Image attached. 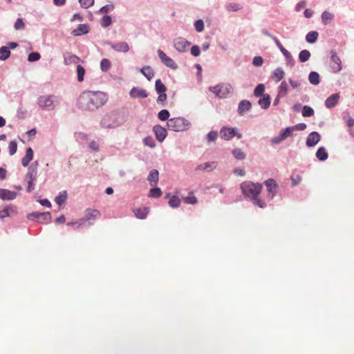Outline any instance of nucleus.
Returning <instances> with one entry per match:
<instances>
[{
	"label": "nucleus",
	"instance_id": "nucleus-60",
	"mask_svg": "<svg viewBox=\"0 0 354 354\" xmlns=\"http://www.w3.org/2000/svg\"><path fill=\"white\" fill-rule=\"evenodd\" d=\"M284 136L280 133L277 136L274 137L271 139V142L274 145H277L280 143L281 141L284 140Z\"/></svg>",
	"mask_w": 354,
	"mask_h": 354
},
{
	"label": "nucleus",
	"instance_id": "nucleus-5",
	"mask_svg": "<svg viewBox=\"0 0 354 354\" xmlns=\"http://www.w3.org/2000/svg\"><path fill=\"white\" fill-rule=\"evenodd\" d=\"M124 122V119L118 113H111L103 117L100 124L104 129H115L122 125Z\"/></svg>",
	"mask_w": 354,
	"mask_h": 354
},
{
	"label": "nucleus",
	"instance_id": "nucleus-26",
	"mask_svg": "<svg viewBox=\"0 0 354 354\" xmlns=\"http://www.w3.org/2000/svg\"><path fill=\"white\" fill-rule=\"evenodd\" d=\"M15 212V209L11 205H6L2 209L0 210V218H4L6 217L10 216Z\"/></svg>",
	"mask_w": 354,
	"mask_h": 354
},
{
	"label": "nucleus",
	"instance_id": "nucleus-52",
	"mask_svg": "<svg viewBox=\"0 0 354 354\" xmlns=\"http://www.w3.org/2000/svg\"><path fill=\"white\" fill-rule=\"evenodd\" d=\"M169 112L167 110L162 109L158 113V118L160 120L165 121L167 120H169Z\"/></svg>",
	"mask_w": 354,
	"mask_h": 354
},
{
	"label": "nucleus",
	"instance_id": "nucleus-17",
	"mask_svg": "<svg viewBox=\"0 0 354 354\" xmlns=\"http://www.w3.org/2000/svg\"><path fill=\"white\" fill-rule=\"evenodd\" d=\"M321 139V136L318 132L313 131L309 133L306 139V145L308 147H312L315 146Z\"/></svg>",
	"mask_w": 354,
	"mask_h": 354
},
{
	"label": "nucleus",
	"instance_id": "nucleus-39",
	"mask_svg": "<svg viewBox=\"0 0 354 354\" xmlns=\"http://www.w3.org/2000/svg\"><path fill=\"white\" fill-rule=\"evenodd\" d=\"M84 74H85L84 68L82 65L77 64V78L78 82H82L84 81Z\"/></svg>",
	"mask_w": 354,
	"mask_h": 354
},
{
	"label": "nucleus",
	"instance_id": "nucleus-12",
	"mask_svg": "<svg viewBox=\"0 0 354 354\" xmlns=\"http://www.w3.org/2000/svg\"><path fill=\"white\" fill-rule=\"evenodd\" d=\"M330 67L334 73H338L342 69L341 59L334 51L330 52Z\"/></svg>",
	"mask_w": 354,
	"mask_h": 354
},
{
	"label": "nucleus",
	"instance_id": "nucleus-49",
	"mask_svg": "<svg viewBox=\"0 0 354 354\" xmlns=\"http://www.w3.org/2000/svg\"><path fill=\"white\" fill-rule=\"evenodd\" d=\"M112 24V20L110 16L104 15L100 21V24L103 28H107Z\"/></svg>",
	"mask_w": 354,
	"mask_h": 354
},
{
	"label": "nucleus",
	"instance_id": "nucleus-55",
	"mask_svg": "<svg viewBox=\"0 0 354 354\" xmlns=\"http://www.w3.org/2000/svg\"><path fill=\"white\" fill-rule=\"evenodd\" d=\"M17 149V144L15 141H11L8 145V150L10 155H14Z\"/></svg>",
	"mask_w": 354,
	"mask_h": 354
},
{
	"label": "nucleus",
	"instance_id": "nucleus-19",
	"mask_svg": "<svg viewBox=\"0 0 354 354\" xmlns=\"http://www.w3.org/2000/svg\"><path fill=\"white\" fill-rule=\"evenodd\" d=\"M265 185L268 192V196L272 198L277 190L276 182L273 178H269L265 182Z\"/></svg>",
	"mask_w": 354,
	"mask_h": 354
},
{
	"label": "nucleus",
	"instance_id": "nucleus-16",
	"mask_svg": "<svg viewBox=\"0 0 354 354\" xmlns=\"http://www.w3.org/2000/svg\"><path fill=\"white\" fill-rule=\"evenodd\" d=\"M129 96L131 98H146L148 96V93L143 88L133 87L129 91Z\"/></svg>",
	"mask_w": 354,
	"mask_h": 354
},
{
	"label": "nucleus",
	"instance_id": "nucleus-51",
	"mask_svg": "<svg viewBox=\"0 0 354 354\" xmlns=\"http://www.w3.org/2000/svg\"><path fill=\"white\" fill-rule=\"evenodd\" d=\"M143 142L145 146L150 148H154L156 147V142L151 136H147L143 139Z\"/></svg>",
	"mask_w": 354,
	"mask_h": 354
},
{
	"label": "nucleus",
	"instance_id": "nucleus-3",
	"mask_svg": "<svg viewBox=\"0 0 354 354\" xmlns=\"http://www.w3.org/2000/svg\"><path fill=\"white\" fill-rule=\"evenodd\" d=\"M59 97L55 95H44L39 96L37 100L39 107L46 111H52L57 109L60 104Z\"/></svg>",
	"mask_w": 354,
	"mask_h": 354
},
{
	"label": "nucleus",
	"instance_id": "nucleus-24",
	"mask_svg": "<svg viewBox=\"0 0 354 354\" xmlns=\"http://www.w3.org/2000/svg\"><path fill=\"white\" fill-rule=\"evenodd\" d=\"M288 93V85L286 81H282L277 87V94L279 97H286Z\"/></svg>",
	"mask_w": 354,
	"mask_h": 354
},
{
	"label": "nucleus",
	"instance_id": "nucleus-56",
	"mask_svg": "<svg viewBox=\"0 0 354 354\" xmlns=\"http://www.w3.org/2000/svg\"><path fill=\"white\" fill-rule=\"evenodd\" d=\"M79 3L84 8H88L94 4V0H79Z\"/></svg>",
	"mask_w": 354,
	"mask_h": 354
},
{
	"label": "nucleus",
	"instance_id": "nucleus-38",
	"mask_svg": "<svg viewBox=\"0 0 354 354\" xmlns=\"http://www.w3.org/2000/svg\"><path fill=\"white\" fill-rule=\"evenodd\" d=\"M10 56V51L6 46H2L0 48V59L4 61Z\"/></svg>",
	"mask_w": 354,
	"mask_h": 354
},
{
	"label": "nucleus",
	"instance_id": "nucleus-23",
	"mask_svg": "<svg viewBox=\"0 0 354 354\" xmlns=\"http://www.w3.org/2000/svg\"><path fill=\"white\" fill-rule=\"evenodd\" d=\"M33 158V151L31 147H28L26 151L25 156L21 159V164L24 167H27Z\"/></svg>",
	"mask_w": 354,
	"mask_h": 354
},
{
	"label": "nucleus",
	"instance_id": "nucleus-33",
	"mask_svg": "<svg viewBox=\"0 0 354 354\" xmlns=\"http://www.w3.org/2000/svg\"><path fill=\"white\" fill-rule=\"evenodd\" d=\"M322 21L324 25L328 24L334 19V15L328 12L324 11L321 15Z\"/></svg>",
	"mask_w": 354,
	"mask_h": 354
},
{
	"label": "nucleus",
	"instance_id": "nucleus-63",
	"mask_svg": "<svg viewBox=\"0 0 354 354\" xmlns=\"http://www.w3.org/2000/svg\"><path fill=\"white\" fill-rule=\"evenodd\" d=\"M288 82L292 88H297L301 86V82L292 78L288 79Z\"/></svg>",
	"mask_w": 354,
	"mask_h": 354
},
{
	"label": "nucleus",
	"instance_id": "nucleus-44",
	"mask_svg": "<svg viewBox=\"0 0 354 354\" xmlns=\"http://www.w3.org/2000/svg\"><path fill=\"white\" fill-rule=\"evenodd\" d=\"M162 195L161 189L158 187L152 188L149 190V197L151 198H160Z\"/></svg>",
	"mask_w": 354,
	"mask_h": 354
},
{
	"label": "nucleus",
	"instance_id": "nucleus-29",
	"mask_svg": "<svg viewBox=\"0 0 354 354\" xmlns=\"http://www.w3.org/2000/svg\"><path fill=\"white\" fill-rule=\"evenodd\" d=\"M259 106L263 109H267L270 105V97L268 94H265L262 96V98L258 101Z\"/></svg>",
	"mask_w": 354,
	"mask_h": 354
},
{
	"label": "nucleus",
	"instance_id": "nucleus-21",
	"mask_svg": "<svg viewBox=\"0 0 354 354\" xmlns=\"http://www.w3.org/2000/svg\"><path fill=\"white\" fill-rule=\"evenodd\" d=\"M252 108V104L250 101L243 100H241L238 106V113L239 115H243L246 111H248Z\"/></svg>",
	"mask_w": 354,
	"mask_h": 354
},
{
	"label": "nucleus",
	"instance_id": "nucleus-40",
	"mask_svg": "<svg viewBox=\"0 0 354 354\" xmlns=\"http://www.w3.org/2000/svg\"><path fill=\"white\" fill-rule=\"evenodd\" d=\"M310 57V53L308 50H302L299 53V59L301 62H307Z\"/></svg>",
	"mask_w": 354,
	"mask_h": 354
},
{
	"label": "nucleus",
	"instance_id": "nucleus-8",
	"mask_svg": "<svg viewBox=\"0 0 354 354\" xmlns=\"http://www.w3.org/2000/svg\"><path fill=\"white\" fill-rule=\"evenodd\" d=\"M272 39L274 40L277 46L279 48V49L284 56L286 61V65L290 66H294L295 60L291 53L282 46V44L280 43V41L276 37H272Z\"/></svg>",
	"mask_w": 354,
	"mask_h": 354
},
{
	"label": "nucleus",
	"instance_id": "nucleus-9",
	"mask_svg": "<svg viewBox=\"0 0 354 354\" xmlns=\"http://www.w3.org/2000/svg\"><path fill=\"white\" fill-rule=\"evenodd\" d=\"M29 220H37L41 223H47L50 221L51 215L49 212H33L28 215Z\"/></svg>",
	"mask_w": 354,
	"mask_h": 354
},
{
	"label": "nucleus",
	"instance_id": "nucleus-42",
	"mask_svg": "<svg viewBox=\"0 0 354 354\" xmlns=\"http://www.w3.org/2000/svg\"><path fill=\"white\" fill-rule=\"evenodd\" d=\"M155 89L158 93L166 92L167 91L166 86L160 79L157 80L155 82Z\"/></svg>",
	"mask_w": 354,
	"mask_h": 354
},
{
	"label": "nucleus",
	"instance_id": "nucleus-25",
	"mask_svg": "<svg viewBox=\"0 0 354 354\" xmlns=\"http://www.w3.org/2000/svg\"><path fill=\"white\" fill-rule=\"evenodd\" d=\"M285 76V71L281 67L277 68L272 73V77L276 82H280L282 79H283Z\"/></svg>",
	"mask_w": 354,
	"mask_h": 354
},
{
	"label": "nucleus",
	"instance_id": "nucleus-27",
	"mask_svg": "<svg viewBox=\"0 0 354 354\" xmlns=\"http://www.w3.org/2000/svg\"><path fill=\"white\" fill-rule=\"evenodd\" d=\"M217 163L216 162H208L197 166L196 170H204L210 171L216 167Z\"/></svg>",
	"mask_w": 354,
	"mask_h": 354
},
{
	"label": "nucleus",
	"instance_id": "nucleus-50",
	"mask_svg": "<svg viewBox=\"0 0 354 354\" xmlns=\"http://www.w3.org/2000/svg\"><path fill=\"white\" fill-rule=\"evenodd\" d=\"M194 26L195 30L198 32H203L205 29L204 21L202 19L196 20L194 22Z\"/></svg>",
	"mask_w": 354,
	"mask_h": 354
},
{
	"label": "nucleus",
	"instance_id": "nucleus-37",
	"mask_svg": "<svg viewBox=\"0 0 354 354\" xmlns=\"http://www.w3.org/2000/svg\"><path fill=\"white\" fill-rule=\"evenodd\" d=\"M67 197L68 195L66 191H62L59 192V195L55 198V201L57 204L61 205L66 202Z\"/></svg>",
	"mask_w": 354,
	"mask_h": 354
},
{
	"label": "nucleus",
	"instance_id": "nucleus-46",
	"mask_svg": "<svg viewBox=\"0 0 354 354\" xmlns=\"http://www.w3.org/2000/svg\"><path fill=\"white\" fill-rule=\"evenodd\" d=\"M225 8L229 12H236L242 8L241 6L236 3H230Z\"/></svg>",
	"mask_w": 354,
	"mask_h": 354
},
{
	"label": "nucleus",
	"instance_id": "nucleus-64",
	"mask_svg": "<svg viewBox=\"0 0 354 354\" xmlns=\"http://www.w3.org/2000/svg\"><path fill=\"white\" fill-rule=\"evenodd\" d=\"M294 131H304L306 128L305 123H299L295 126H292Z\"/></svg>",
	"mask_w": 354,
	"mask_h": 354
},
{
	"label": "nucleus",
	"instance_id": "nucleus-32",
	"mask_svg": "<svg viewBox=\"0 0 354 354\" xmlns=\"http://www.w3.org/2000/svg\"><path fill=\"white\" fill-rule=\"evenodd\" d=\"M316 157L321 161H324L328 158V153L324 147H321L317 149L316 152Z\"/></svg>",
	"mask_w": 354,
	"mask_h": 354
},
{
	"label": "nucleus",
	"instance_id": "nucleus-47",
	"mask_svg": "<svg viewBox=\"0 0 354 354\" xmlns=\"http://www.w3.org/2000/svg\"><path fill=\"white\" fill-rule=\"evenodd\" d=\"M265 91V86L263 84H258L254 91V95L255 97H260L263 96Z\"/></svg>",
	"mask_w": 354,
	"mask_h": 354
},
{
	"label": "nucleus",
	"instance_id": "nucleus-59",
	"mask_svg": "<svg viewBox=\"0 0 354 354\" xmlns=\"http://www.w3.org/2000/svg\"><path fill=\"white\" fill-rule=\"evenodd\" d=\"M14 27H15V30H17L24 29L25 28V24H24L22 19H21V18L17 19L15 23Z\"/></svg>",
	"mask_w": 354,
	"mask_h": 354
},
{
	"label": "nucleus",
	"instance_id": "nucleus-31",
	"mask_svg": "<svg viewBox=\"0 0 354 354\" xmlns=\"http://www.w3.org/2000/svg\"><path fill=\"white\" fill-rule=\"evenodd\" d=\"M308 81L313 85H315V86L318 85L320 82V77H319V75L318 74V73L315 72V71L310 72L308 75Z\"/></svg>",
	"mask_w": 354,
	"mask_h": 354
},
{
	"label": "nucleus",
	"instance_id": "nucleus-43",
	"mask_svg": "<svg viewBox=\"0 0 354 354\" xmlns=\"http://www.w3.org/2000/svg\"><path fill=\"white\" fill-rule=\"evenodd\" d=\"M111 68V62L109 59L104 58L100 62V68L103 72H106Z\"/></svg>",
	"mask_w": 354,
	"mask_h": 354
},
{
	"label": "nucleus",
	"instance_id": "nucleus-1",
	"mask_svg": "<svg viewBox=\"0 0 354 354\" xmlns=\"http://www.w3.org/2000/svg\"><path fill=\"white\" fill-rule=\"evenodd\" d=\"M106 101L107 96L102 91H85L81 93L78 99L80 107L90 111L101 107Z\"/></svg>",
	"mask_w": 354,
	"mask_h": 354
},
{
	"label": "nucleus",
	"instance_id": "nucleus-18",
	"mask_svg": "<svg viewBox=\"0 0 354 354\" xmlns=\"http://www.w3.org/2000/svg\"><path fill=\"white\" fill-rule=\"evenodd\" d=\"M17 193L6 189H0V198L3 201H11L16 198Z\"/></svg>",
	"mask_w": 354,
	"mask_h": 354
},
{
	"label": "nucleus",
	"instance_id": "nucleus-62",
	"mask_svg": "<svg viewBox=\"0 0 354 354\" xmlns=\"http://www.w3.org/2000/svg\"><path fill=\"white\" fill-rule=\"evenodd\" d=\"M191 54L194 57H198L201 54V50L198 46H193L191 48Z\"/></svg>",
	"mask_w": 354,
	"mask_h": 354
},
{
	"label": "nucleus",
	"instance_id": "nucleus-34",
	"mask_svg": "<svg viewBox=\"0 0 354 354\" xmlns=\"http://www.w3.org/2000/svg\"><path fill=\"white\" fill-rule=\"evenodd\" d=\"M318 35L319 34L317 31L309 32L306 36V40L308 43L314 44L317 40Z\"/></svg>",
	"mask_w": 354,
	"mask_h": 354
},
{
	"label": "nucleus",
	"instance_id": "nucleus-58",
	"mask_svg": "<svg viewBox=\"0 0 354 354\" xmlns=\"http://www.w3.org/2000/svg\"><path fill=\"white\" fill-rule=\"evenodd\" d=\"M41 56L39 53L33 52L29 54L28 60L30 62L37 61L40 59Z\"/></svg>",
	"mask_w": 354,
	"mask_h": 354
},
{
	"label": "nucleus",
	"instance_id": "nucleus-45",
	"mask_svg": "<svg viewBox=\"0 0 354 354\" xmlns=\"http://www.w3.org/2000/svg\"><path fill=\"white\" fill-rule=\"evenodd\" d=\"M315 112L313 108L309 106H304L302 108V115L304 117H311L314 115Z\"/></svg>",
	"mask_w": 354,
	"mask_h": 354
},
{
	"label": "nucleus",
	"instance_id": "nucleus-54",
	"mask_svg": "<svg viewBox=\"0 0 354 354\" xmlns=\"http://www.w3.org/2000/svg\"><path fill=\"white\" fill-rule=\"evenodd\" d=\"M114 6L113 4H107L102 6L98 11V13H108L113 11Z\"/></svg>",
	"mask_w": 354,
	"mask_h": 354
},
{
	"label": "nucleus",
	"instance_id": "nucleus-6",
	"mask_svg": "<svg viewBox=\"0 0 354 354\" xmlns=\"http://www.w3.org/2000/svg\"><path fill=\"white\" fill-rule=\"evenodd\" d=\"M209 90L219 98H225L232 93L233 88L230 84H221L210 86Z\"/></svg>",
	"mask_w": 354,
	"mask_h": 354
},
{
	"label": "nucleus",
	"instance_id": "nucleus-35",
	"mask_svg": "<svg viewBox=\"0 0 354 354\" xmlns=\"http://www.w3.org/2000/svg\"><path fill=\"white\" fill-rule=\"evenodd\" d=\"M184 203L189 205H194L198 202L196 197L194 195L193 192L189 193V195L185 197H182Z\"/></svg>",
	"mask_w": 354,
	"mask_h": 354
},
{
	"label": "nucleus",
	"instance_id": "nucleus-15",
	"mask_svg": "<svg viewBox=\"0 0 354 354\" xmlns=\"http://www.w3.org/2000/svg\"><path fill=\"white\" fill-rule=\"evenodd\" d=\"M153 131L155 133L156 138L160 142H162L167 135L166 129L160 125H155L153 128Z\"/></svg>",
	"mask_w": 354,
	"mask_h": 354
},
{
	"label": "nucleus",
	"instance_id": "nucleus-28",
	"mask_svg": "<svg viewBox=\"0 0 354 354\" xmlns=\"http://www.w3.org/2000/svg\"><path fill=\"white\" fill-rule=\"evenodd\" d=\"M140 71L148 80H151L154 76V71L149 66H145L140 68Z\"/></svg>",
	"mask_w": 354,
	"mask_h": 354
},
{
	"label": "nucleus",
	"instance_id": "nucleus-22",
	"mask_svg": "<svg viewBox=\"0 0 354 354\" xmlns=\"http://www.w3.org/2000/svg\"><path fill=\"white\" fill-rule=\"evenodd\" d=\"M89 32V27L87 24H80L78 27L72 31L74 36H80L87 34Z\"/></svg>",
	"mask_w": 354,
	"mask_h": 354
},
{
	"label": "nucleus",
	"instance_id": "nucleus-57",
	"mask_svg": "<svg viewBox=\"0 0 354 354\" xmlns=\"http://www.w3.org/2000/svg\"><path fill=\"white\" fill-rule=\"evenodd\" d=\"M294 132L292 127H286L281 133L283 136H284L285 140L288 137H290L292 136V133Z\"/></svg>",
	"mask_w": 354,
	"mask_h": 354
},
{
	"label": "nucleus",
	"instance_id": "nucleus-30",
	"mask_svg": "<svg viewBox=\"0 0 354 354\" xmlns=\"http://www.w3.org/2000/svg\"><path fill=\"white\" fill-rule=\"evenodd\" d=\"M149 213V208L142 207L134 210L135 216L140 219H144L147 217Z\"/></svg>",
	"mask_w": 354,
	"mask_h": 354
},
{
	"label": "nucleus",
	"instance_id": "nucleus-10",
	"mask_svg": "<svg viewBox=\"0 0 354 354\" xmlns=\"http://www.w3.org/2000/svg\"><path fill=\"white\" fill-rule=\"evenodd\" d=\"M100 216V212L96 209H87L85 211L84 217L80 219L79 225H82L86 221L95 220Z\"/></svg>",
	"mask_w": 354,
	"mask_h": 354
},
{
	"label": "nucleus",
	"instance_id": "nucleus-20",
	"mask_svg": "<svg viewBox=\"0 0 354 354\" xmlns=\"http://www.w3.org/2000/svg\"><path fill=\"white\" fill-rule=\"evenodd\" d=\"M340 98V95L339 93H334L330 95L325 101V106L328 109L333 108L338 103V101Z\"/></svg>",
	"mask_w": 354,
	"mask_h": 354
},
{
	"label": "nucleus",
	"instance_id": "nucleus-4",
	"mask_svg": "<svg viewBox=\"0 0 354 354\" xmlns=\"http://www.w3.org/2000/svg\"><path fill=\"white\" fill-rule=\"evenodd\" d=\"M167 125L169 130L175 132H182L189 130L191 128L192 123L185 118L177 117L168 120Z\"/></svg>",
	"mask_w": 354,
	"mask_h": 354
},
{
	"label": "nucleus",
	"instance_id": "nucleus-36",
	"mask_svg": "<svg viewBox=\"0 0 354 354\" xmlns=\"http://www.w3.org/2000/svg\"><path fill=\"white\" fill-rule=\"evenodd\" d=\"M232 153L236 159L240 160L245 159L246 156L244 151L240 148H235L232 150Z\"/></svg>",
	"mask_w": 354,
	"mask_h": 354
},
{
	"label": "nucleus",
	"instance_id": "nucleus-48",
	"mask_svg": "<svg viewBox=\"0 0 354 354\" xmlns=\"http://www.w3.org/2000/svg\"><path fill=\"white\" fill-rule=\"evenodd\" d=\"M218 138V132L216 131H209L207 136V141L208 143H210L212 142H215Z\"/></svg>",
	"mask_w": 354,
	"mask_h": 354
},
{
	"label": "nucleus",
	"instance_id": "nucleus-2",
	"mask_svg": "<svg viewBox=\"0 0 354 354\" xmlns=\"http://www.w3.org/2000/svg\"><path fill=\"white\" fill-rule=\"evenodd\" d=\"M241 189L243 195L250 198L255 205L261 208L266 207V203L259 198V195L262 189L261 184L247 181L241 185Z\"/></svg>",
	"mask_w": 354,
	"mask_h": 354
},
{
	"label": "nucleus",
	"instance_id": "nucleus-7",
	"mask_svg": "<svg viewBox=\"0 0 354 354\" xmlns=\"http://www.w3.org/2000/svg\"><path fill=\"white\" fill-rule=\"evenodd\" d=\"M220 136L222 139L227 141L235 136L239 139L242 138V134L239 132L236 127H223L220 131Z\"/></svg>",
	"mask_w": 354,
	"mask_h": 354
},
{
	"label": "nucleus",
	"instance_id": "nucleus-11",
	"mask_svg": "<svg viewBox=\"0 0 354 354\" xmlns=\"http://www.w3.org/2000/svg\"><path fill=\"white\" fill-rule=\"evenodd\" d=\"M191 43L184 38L179 37L174 41V46L175 49L180 53H185L187 51Z\"/></svg>",
	"mask_w": 354,
	"mask_h": 354
},
{
	"label": "nucleus",
	"instance_id": "nucleus-13",
	"mask_svg": "<svg viewBox=\"0 0 354 354\" xmlns=\"http://www.w3.org/2000/svg\"><path fill=\"white\" fill-rule=\"evenodd\" d=\"M106 44L107 45H109L112 49L117 52L126 53L129 50V44L126 41H121L117 44H113L111 41H107Z\"/></svg>",
	"mask_w": 354,
	"mask_h": 354
},
{
	"label": "nucleus",
	"instance_id": "nucleus-53",
	"mask_svg": "<svg viewBox=\"0 0 354 354\" xmlns=\"http://www.w3.org/2000/svg\"><path fill=\"white\" fill-rule=\"evenodd\" d=\"M163 64L167 66L169 68H171L172 69H176L178 68L177 64L175 63V62L169 57H167V58L165 60Z\"/></svg>",
	"mask_w": 354,
	"mask_h": 354
},
{
	"label": "nucleus",
	"instance_id": "nucleus-14",
	"mask_svg": "<svg viewBox=\"0 0 354 354\" xmlns=\"http://www.w3.org/2000/svg\"><path fill=\"white\" fill-rule=\"evenodd\" d=\"M64 62L65 65L77 64L80 62H84L79 57L71 53H64Z\"/></svg>",
	"mask_w": 354,
	"mask_h": 354
},
{
	"label": "nucleus",
	"instance_id": "nucleus-41",
	"mask_svg": "<svg viewBox=\"0 0 354 354\" xmlns=\"http://www.w3.org/2000/svg\"><path fill=\"white\" fill-rule=\"evenodd\" d=\"M180 199L176 196H172L169 198V205L173 208H176L180 206Z\"/></svg>",
	"mask_w": 354,
	"mask_h": 354
},
{
	"label": "nucleus",
	"instance_id": "nucleus-61",
	"mask_svg": "<svg viewBox=\"0 0 354 354\" xmlns=\"http://www.w3.org/2000/svg\"><path fill=\"white\" fill-rule=\"evenodd\" d=\"M263 59L261 56H256L253 58L252 64L255 66H261L263 64Z\"/></svg>",
	"mask_w": 354,
	"mask_h": 354
}]
</instances>
